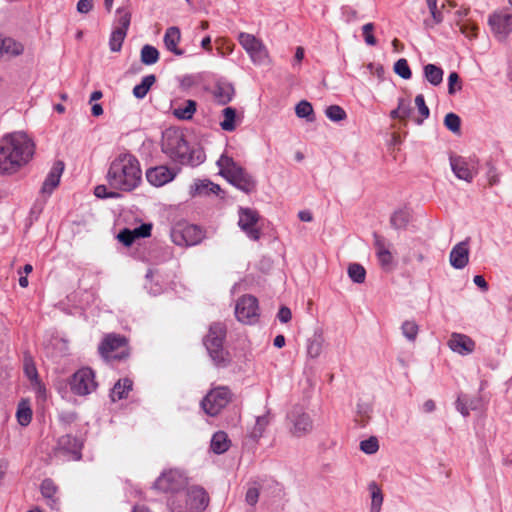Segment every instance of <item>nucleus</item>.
Instances as JSON below:
<instances>
[{
    "label": "nucleus",
    "instance_id": "nucleus-1",
    "mask_svg": "<svg viewBox=\"0 0 512 512\" xmlns=\"http://www.w3.org/2000/svg\"><path fill=\"white\" fill-rule=\"evenodd\" d=\"M34 143L24 132H13L0 139V174L18 172L32 158Z\"/></svg>",
    "mask_w": 512,
    "mask_h": 512
},
{
    "label": "nucleus",
    "instance_id": "nucleus-2",
    "mask_svg": "<svg viewBox=\"0 0 512 512\" xmlns=\"http://www.w3.org/2000/svg\"><path fill=\"white\" fill-rule=\"evenodd\" d=\"M106 180L110 188L131 192L142 181V170L139 160L129 152L119 153L109 164Z\"/></svg>",
    "mask_w": 512,
    "mask_h": 512
},
{
    "label": "nucleus",
    "instance_id": "nucleus-3",
    "mask_svg": "<svg viewBox=\"0 0 512 512\" xmlns=\"http://www.w3.org/2000/svg\"><path fill=\"white\" fill-rule=\"evenodd\" d=\"M162 151L172 161L182 165L196 166L205 159L201 150H190L183 134L176 130H167L163 133Z\"/></svg>",
    "mask_w": 512,
    "mask_h": 512
},
{
    "label": "nucleus",
    "instance_id": "nucleus-4",
    "mask_svg": "<svg viewBox=\"0 0 512 512\" xmlns=\"http://www.w3.org/2000/svg\"><path fill=\"white\" fill-rule=\"evenodd\" d=\"M220 174L233 186L245 193L255 190L256 182L253 177L238 165L231 157L222 155L217 161Z\"/></svg>",
    "mask_w": 512,
    "mask_h": 512
},
{
    "label": "nucleus",
    "instance_id": "nucleus-5",
    "mask_svg": "<svg viewBox=\"0 0 512 512\" xmlns=\"http://www.w3.org/2000/svg\"><path fill=\"white\" fill-rule=\"evenodd\" d=\"M226 331L227 328L224 323L215 322L210 325L208 334L204 339V345L214 364L221 367H225L230 363L229 353L223 348Z\"/></svg>",
    "mask_w": 512,
    "mask_h": 512
},
{
    "label": "nucleus",
    "instance_id": "nucleus-6",
    "mask_svg": "<svg viewBox=\"0 0 512 512\" xmlns=\"http://www.w3.org/2000/svg\"><path fill=\"white\" fill-rule=\"evenodd\" d=\"M232 398L233 393L229 387L217 386L206 394L201 406L206 414L216 416L232 401Z\"/></svg>",
    "mask_w": 512,
    "mask_h": 512
},
{
    "label": "nucleus",
    "instance_id": "nucleus-7",
    "mask_svg": "<svg viewBox=\"0 0 512 512\" xmlns=\"http://www.w3.org/2000/svg\"><path fill=\"white\" fill-rule=\"evenodd\" d=\"M203 238L204 233L198 226L186 222L176 223L171 230V240L178 246H194Z\"/></svg>",
    "mask_w": 512,
    "mask_h": 512
},
{
    "label": "nucleus",
    "instance_id": "nucleus-8",
    "mask_svg": "<svg viewBox=\"0 0 512 512\" xmlns=\"http://www.w3.org/2000/svg\"><path fill=\"white\" fill-rule=\"evenodd\" d=\"M154 487L164 493L174 495L187 487V477L178 469H168L156 479Z\"/></svg>",
    "mask_w": 512,
    "mask_h": 512
},
{
    "label": "nucleus",
    "instance_id": "nucleus-9",
    "mask_svg": "<svg viewBox=\"0 0 512 512\" xmlns=\"http://www.w3.org/2000/svg\"><path fill=\"white\" fill-rule=\"evenodd\" d=\"M238 41L253 63L265 64L269 61L268 49L261 39L253 34L241 32Z\"/></svg>",
    "mask_w": 512,
    "mask_h": 512
},
{
    "label": "nucleus",
    "instance_id": "nucleus-10",
    "mask_svg": "<svg viewBox=\"0 0 512 512\" xmlns=\"http://www.w3.org/2000/svg\"><path fill=\"white\" fill-rule=\"evenodd\" d=\"M99 352L107 360L122 359L128 355L127 340L121 335L108 334L101 342Z\"/></svg>",
    "mask_w": 512,
    "mask_h": 512
},
{
    "label": "nucleus",
    "instance_id": "nucleus-11",
    "mask_svg": "<svg viewBox=\"0 0 512 512\" xmlns=\"http://www.w3.org/2000/svg\"><path fill=\"white\" fill-rule=\"evenodd\" d=\"M71 391L79 396H86L97 388L95 374L92 369L84 367L76 371L69 382Z\"/></svg>",
    "mask_w": 512,
    "mask_h": 512
},
{
    "label": "nucleus",
    "instance_id": "nucleus-12",
    "mask_svg": "<svg viewBox=\"0 0 512 512\" xmlns=\"http://www.w3.org/2000/svg\"><path fill=\"white\" fill-rule=\"evenodd\" d=\"M238 225L251 240L257 241L261 237V228L258 226L260 215L252 208L240 207L238 210Z\"/></svg>",
    "mask_w": 512,
    "mask_h": 512
},
{
    "label": "nucleus",
    "instance_id": "nucleus-13",
    "mask_svg": "<svg viewBox=\"0 0 512 512\" xmlns=\"http://www.w3.org/2000/svg\"><path fill=\"white\" fill-rule=\"evenodd\" d=\"M290 432L295 437H303L313 429V422L309 414L302 407L295 406L288 414Z\"/></svg>",
    "mask_w": 512,
    "mask_h": 512
},
{
    "label": "nucleus",
    "instance_id": "nucleus-14",
    "mask_svg": "<svg viewBox=\"0 0 512 512\" xmlns=\"http://www.w3.org/2000/svg\"><path fill=\"white\" fill-rule=\"evenodd\" d=\"M491 31L499 40H504L512 32V13L501 9L492 13L488 18Z\"/></svg>",
    "mask_w": 512,
    "mask_h": 512
},
{
    "label": "nucleus",
    "instance_id": "nucleus-15",
    "mask_svg": "<svg viewBox=\"0 0 512 512\" xmlns=\"http://www.w3.org/2000/svg\"><path fill=\"white\" fill-rule=\"evenodd\" d=\"M82 442L70 434L61 436L54 449L56 457L65 460H79L81 458Z\"/></svg>",
    "mask_w": 512,
    "mask_h": 512
},
{
    "label": "nucleus",
    "instance_id": "nucleus-16",
    "mask_svg": "<svg viewBox=\"0 0 512 512\" xmlns=\"http://www.w3.org/2000/svg\"><path fill=\"white\" fill-rule=\"evenodd\" d=\"M450 165L455 176L466 182H471L478 173V161L474 158L450 157Z\"/></svg>",
    "mask_w": 512,
    "mask_h": 512
},
{
    "label": "nucleus",
    "instance_id": "nucleus-17",
    "mask_svg": "<svg viewBox=\"0 0 512 512\" xmlns=\"http://www.w3.org/2000/svg\"><path fill=\"white\" fill-rule=\"evenodd\" d=\"M235 315L242 323L251 324L257 321L259 316L257 299L251 295L241 297L236 303Z\"/></svg>",
    "mask_w": 512,
    "mask_h": 512
},
{
    "label": "nucleus",
    "instance_id": "nucleus-18",
    "mask_svg": "<svg viewBox=\"0 0 512 512\" xmlns=\"http://www.w3.org/2000/svg\"><path fill=\"white\" fill-rule=\"evenodd\" d=\"M185 509L190 512H201L208 505V496L203 488L191 487L184 489Z\"/></svg>",
    "mask_w": 512,
    "mask_h": 512
},
{
    "label": "nucleus",
    "instance_id": "nucleus-19",
    "mask_svg": "<svg viewBox=\"0 0 512 512\" xmlns=\"http://www.w3.org/2000/svg\"><path fill=\"white\" fill-rule=\"evenodd\" d=\"M176 174L177 172L174 169L161 165L148 169L146 172V178L153 186L161 187L171 182L175 178Z\"/></svg>",
    "mask_w": 512,
    "mask_h": 512
},
{
    "label": "nucleus",
    "instance_id": "nucleus-20",
    "mask_svg": "<svg viewBox=\"0 0 512 512\" xmlns=\"http://www.w3.org/2000/svg\"><path fill=\"white\" fill-rule=\"evenodd\" d=\"M450 265L455 269H463L469 262L468 240L456 244L449 255Z\"/></svg>",
    "mask_w": 512,
    "mask_h": 512
},
{
    "label": "nucleus",
    "instance_id": "nucleus-21",
    "mask_svg": "<svg viewBox=\"0 0 512 512\" xmlns=\"http://www.w3.org/2000/svg\"><path fill=\"white\" fill-rule=\"evenodd\" d=\"M374 246L376 249V256L378 261L384 269H390L393 264V255L390 251V243L385 238L374 234Z\"/></svg>",
    "mask_w": 512,
    "mask_h": 512
},
{
    "label": "nucleus",
    "instance_id": "nucleus-22",
    "mask_svg": "<svg viewBox=\"0 0 512 512\" xmlns=\"http://www.w3.org/2000/svg\"><path fill=\"white\" fill-rule=\"evenodd\" d=\"M450 349L461 355L471 354L475 349V342L467 335L453 333L448 341Z\"/></svg>",
    "mask_w": 512,
    "mask_h": 512
},
{
    "label": "nucleus",
    "instance_id": "nucleus-23",
    "mask_svg": "<svg viewBox=\"0 0 512 512\" xmlns=\"http://www.w3.org/2000/svg\"><path fill=\"white\" fill-rule=\"evenodd\" d=\"M221 118L222 120L219 123L221 129L226 132H233L236 130L238 125L241 124L243 120V113L238 112L235 108L229 106L225 107L221 111Z\"/></svg>",
    "mask_w": 512,
    "mask_h": 512
},
{
    "label": "nucleus",
    "instance_id": "nucleus-24",
    "mask_svg": "<svg viewBox=\"0 0 512 512\" xmlns=\"http://www.w3.org/2000/svg\"><path fill=\"white\" fill-rule=\"evenodd\" d=\"M64 170V164L61 161H57L52 166L50 172L48 173L42 188L41 193L46 195H51L53 190L59 185L60 178Z\"/></svg>",
    "mask_w": 512,
    "mask_h": 512
},
{
    "label": "nucleus",
    "instance_id": "nucleus-25",
    "mask_svg": "<svg viewBox=\"0 0 512 512\" xmlns=\"http://www.w3.org/2000/svg\"><path fill=\"white\" fill-rule=\"evenodd\" d=\"M180 40L181 32L178 27L172 26L167 28L163 41L166 49L176 56L184 55V50L178 47Z\"/></svg>",
    "mask_w": 512,
    "mask_h": 512
},
{
    "label": "nucleus",
    "instance_id": "nucleus-26",
    "mask_svg": "<svg viewBox=\"0 0 512 512\" xmlns=\"http://www.w3.org/2000/svg\"><path fill=\"white\" fill-rule=\"evenodd\" d=\"M196 107L197 103L194 100L188 99L175 106L173 114L178 119L190 120L196 112Z\"/></svg>",
    "mask_w": 512,
    "mask_h": 512
},
{
    "label": "nucleus",
    "instance_id": "nucleus-27",
    "mask_svg": "<svg viewBox=\"0 0 512 512\" xmlns=\"http://www.w3.org/2000/svg\"><path fill=\"white\" fill-rule=\"evenodd\" d=\"M40 489L43 497L47 499V504L52 509H58L59 503L58 498L56 497L57 486L54 484V482L51 479H45L41 483Z\"/></svg>",
    "mask_w": 512,
    "mask_h": 512
},
{
    "label": "nucleus",
    "instance_id": "nucleus-28",
    "mask_svg": "<svg viewBox=\"0 0 512 512\" xmlns=\"http://www.w3.org/2000/svg\"><path fill=\"white\" fill-rule=\"evenodd\" d=\"M132 381L128 378L119 380L113 386L110 397L112 401H118L128 396V393L132 390Z\"/></svg>",
    "mask_w": 512,
    "mask_h": 512
},
{
    "label": "nucleus",
    "instance_id": "nucleus-29",
    "mask_svg": "<svg viewBox=\"0 0 512 512\" xmlns=\"http://www.w3.org/2000/svg\"><path fill=\"white\" fill-rule=\"evenodd\" d=\"M230 447V440L225 432H216L211 440V449L217 454L226 452Z\"/></svg>",
    "mask_w": 512,
    "mask_h": 512
},
{
    "label": "nucleus",
    "instance_id": "nucleus-30",
    "mask_svg": "<svg viewBox=\"0 0 512 512\" xmlns=\"http://www.w3.org/2000/svg\"><path fill=\"white\" fill-rule=\"evenodd\" d=\"M117 17L113 29L125 31L127 33L131 23V11L128 8L120 7L116 11Z\"/></svg>",
    "mask_w": 512,
    "mask_h": 512
},
{
    "label": "nucleus",
    "instance_id": "nucleus-31",
    "mask_svg": "<svg viewBox=\"0 0 512 512\" xmlns=\"http://www.w3.org/2000/svg\"><path fill=\"white\" fill-rule=\"evenodd\" d=\"M443 70L442 68L434 65L427 64L424 66V75L426 80L433 86H438L443 81Z\"/></svg>",
    "mask_w": 512,
    "mask_h": 512
},
{
    "label": "nucleus",
    "instance_id": "nucleus-32",
    "mask_svg": "<svg viewBox=\"0 0 512 512\" xmlns=\"http://www.w3.org/2000/svg\"><path fill=\"white\" fill-rule=\"evenodd\" d=\"M214 97L220 104H227L234 97V88L230 84L218 85L214 90Z\"/></svg>",
    "mask_w": 512,
    "mask_h": 512
},
{
    "label": "nucleus",
    "instance_id": "nucleus-33",
    "mask_svg": "<svg viewBox=\"0 0 512 512\" xmlns=\"http://www.w3.org/2000/svg\"><path fill=\"white\" fill-rule=\"evenodd\" d=\"M24 371L26 376L31 380L32 384L35 386V389L39 394L45 393L44 386L40 383L38 379V373L35 365L32 361L26 360L24 365Z\"/></svg>",
    "mask_w": 512,
    "mask_h": 512
},
{
    "label": "nucleus",
    "instance_id": "nucleus-34",
    "mask_svg": "<svg viewBox=\"0 0 512 512\" xmlns=\"http://www.w3.org/2000/svg\"><path fill=\"white\" fill-rule=\"evenodd\" d=\"M155 81L156 77L152 74L143 77L141 83L133 88V95L138 99H143Z\"/></svg>",
    "mask_w": 512,
    "mask_h": 512
},
{
    "label": "nucleus",
    "instance_id": "nucleus-35",
    "mask_svg": "<svg viewBox=\"0 0 512 512\" xmlns=\"http://www.w3.org/2000/svg\"><path fill=\"white\" fill-rule=\"evenodd\" d=\"M410 220V213L407 209H399L395 211L391 218L390 223L395 229L405 228Z\"/></svg>",
    "mask_w": 512,
    "mask_h": 512
},
{
    "label": "nucleus",
    "instance_id": "nucleus-36",
    "mask_svg": "<svg viewBox=\"0 0 512 512\" xmlns=\"http://www.w3.org/2000/svg\"><path fill=\"white\" fill-rule=\"evenodd\" d=\"M141 62L145 65H153L159 60V51L151 45H144L141 49Z\"/></svg>",
    "mask_w": 512,
    "mask_h": 512
},
{
    "label": "nucleus",
    "instance_id": "nucleus-37",
    "mask_svg": "<svg viewBox=\"0 0 512 512\" xmlns=\"http://www.w3.org/2000/svg\"><path fill=\"white\" fill-rule=\"evenodd\" d=\"M295 113L299 118H305L308 122L315 120L313 107L308 101H300L295 107Z\"/></svg>",
    "mask_w": 512,
    "mask_h": 512
},
{
    "label": "nucleus",
    "instance_id": "nucleus-38",
    "mask_svg": "<svg viewBox=\"0 0 512 512\" xmlns=\"http://www.w3.org/2000/svg\"><path fill=\"white\" fill-rule=\"evenodd\" d=\"M371 492V512H380L383 503V495L375 482L369 484Z\"/></svg>",
    "mask_w": 512,
    "mask_h": 512
},
{
    "label": "nucleus",
    "instance_id": "nucleus-39",
    "mask_svg": "<svg viewBox=\"0 0 512 512\" xmlns=\"http://www.w3.org/2000/svg\"><path fill=\"white\" fill-rule=\"evenodd\" d=\"M460 32L468 39H475L478 36L479 28L471 20H459L457 21Z\"/></svg>",
    "mask_w": 512,
    "mask_h": 512
},
{
    "label": "nucleus",
    "instance_id": "nucleus-40",
    "mask_svg": "<svg viewBox=\"0 0 512 512\" xmlns=\"http://www.w3.org/2000/svg\"><path fill=\"white\" fill-rule=\"evenodd\" d=\"M0 49L1 53L4 51L5 53L19 55L23 51V46L12 38H5L0 39Z\"/></svg>",
    "mask_w": 512,
    "mask_h": 512
},
{
    "label": "nucleus",
    "instance_id": "nucleus-41",
    "mask_svg": "<svg viewBox=\"0 0 512 512\" xmlns=\"http://www.w3.org/2000/svg\"><path fill=\"white\" fill-rule=\"evenodd\" d=\"M167 505L171 512H183L185 509V495L184 490L171 495L168 499Z\"/></svg>",
    "mask_w": 512,
    "mask_h": 512
},
{
    "label": "nucleus",
    "instance_id": "nucleus-42",
    "mask_svg": "<svg viewBox=\"0 0 512 512\" xmlns=\"http://www.w3.org/2000/svg\"><path fill=\"white\" fill-rule=\"evenodd\" d=\"M456 409L464 416L467 417L471 410L476 409V404L470 400L466 395L458 396L456 400Z\"/></svg>",
    "mask_w": 512,
    "mask_h": 512
},
{
    "label": "nucleus",
    "instance_id": "nucleus-43",
    "mask_svg": "<svg viewBox=\"0 0 512 512\" xmlns=\"http://www.w3.org/2000/svg\"><path fill=\"white\" fill-rule=\"evenodd\" d=\"M127 36L125 31L113 29L109 39V47L112 52H119Z\"/></svg>",
    "mask_w": 512,
    "mask_h": 512
},
{
    "label": "nucleus",
    "instance_id": "nucleus-44",
    "mask_svg": "<svg viewBox=\"0 0 512 512\" xmlns=\"http://www.w3.org/2000/svg\"><path fill=\"white\" fill-rule=\"evenodd\" d=\"M348 275L353 282L360 284L365 281L366 270L361 264L351 263L348 266Z\"/></svg>",
    "mask_w": 512,
    "mask_h": 512
},
{
    "label": "nucleus",
    "instance_id": "nucleus-45",
    "mask_svg": "<svg viewBox=\"0 0 512 512\" xmlns=\"http://www.w3.org/2000/svg\"><path fill=\"white\" fill-rule=\"evenodd\" d=\"M192 188H194V192H193L194 195L195 194H209V193L218 194L220 191L219 185L214 184L209 181L196 182Z\"/></svg>",
    "mask_w": 512,
    "mask_h": 512
},
{
    "label": "nucleus",
    "instance_id": "nucleus-46",
    "mask_svg": "<svg viewBox=\"0 0 512 512\" xmlns=\"http://www.w3.org/2000/svg\"><path fill=\"white\" fill-rule=\"evenodd\" d=\"M16 416L20 425L27 426L31 422L32 411L25 402H22L18 407Z\"/></svg>",
    "mask_w": 512,
    "mask_h": 512
},
{
    "label": "nucleus",
    "instance_id": "nucleus-47",
    "mask_svg": "<svg viewBox=\"0 0 512 512\" xmlns=\"http://www.w3.org/2000/svg\"><path fill=\"white\" fill-rule=\"evenodd\" d=\"M269 421L270 420L267 415L258 416L256 418L255 426L251 431V436L255 439L260 438L263 435L266 427L268 426Z\"/></svg>",
    "mask_w": 512,
    "mask_h": 512
},
{
    "label": "nucleus",
    "instance_id": "nucleus-48",
    "mask_svg": "<svg viewBox=\"0 0 512 512\" xmlns=\"http://www.w3.org/2000/svg\"><path fill=\"white\" fill-rule=\"evenodd\" d=\"M402 333L409 340L414 341L418 335V325L414 321L407 320L402 324Z\"/></svg>",
    "mask_w": 512,
    "mask_h": 512
},
{
    "label": "nucleus",
    "instance_id": "nucleus-49",
    "mask_svg": "<svg viewBox=\"0 0 512 512\" xmlns=\"http://www.w3.org/2000/svg\"><path fill=\"white\" fill-rule=\"evenodd\" d=\"M325 114L331 121L335 122L344 120L346 118V112L342 107L338 105H331L327 107Z\"/></svg>",
    "mask_w": 512,
    "mask_h": 512
},
{
    "label": "nucleus",
    "instance_id": "nucleus-50",
    "mask_svg": "<svg viewBox=\"0 0 512 512\" xmlns=\"http://www.w3.org/2000/svg\"><path fill=\"white\" fill-rule=\"evenodd\" d=\"M444 125L453 133L460 131L461 119L455 113H448L444 118Z\"/></svg>",
    "mask_w": 512,
    "mask_h": 512
},
{
    "label": "nucleus",
    "instance_id": "nucleus-51",
    "mask_svg": "<svg viewBox=\"0 0 512 512\" xmlns=\"http://www.w3.org/2000/svg\"><path fill=\"white\" fill-rule=\"evenodd\" d=\"M394 71L403 79H410L412 72L406 59H399L394 65Z\"/></svg>",
    "mask_w": 512,
    "mask_h": 512
},
{
    "label": "nucleus",
    "instance_id": "nucleus-52",
    "mask_svg": "<svg viewBox=\"0 0 512 512\" xmlns=\"http://www.w3.org/2000/svg\"><path fill=\"white\" fill-rule=\"evenodd\" d=\"M360 449L365 454H375L379 449V443L376 437H370L360 442Z\"/></svg>",
    "mask_w": 512,
    "mask_h": 512
},
{
    "label": "nucleus",
    "instance_id": "nucleus-53",
    "mask_svg": "<svg viewBox=\"0 0 512 512\" xmlns=\"http://www.w3.org/2000/svg\"><path fill=\"white\" fill-rule=\"evenodd\" d=\"M322 352V339L315 337L311 339L307 346V354L311 358H317Z\"/></svg>",
    "mask_w": 512,
    "mask_h": 512
},
{
    "label": "nucleus",
    "instance_id": "nucleus-54",
    "mask_svg": "<svg viewBox=\"0 0 512 512\" xmlns=\"http://www.w3.org/2000/svg\"><path fill=\"white\" fill-rule=\"evenodd\" d=\"M415 105L419 114L421 115V119H419L417 122L418 124H421L424 119L429 117L430 114L429 108L426 105L424 96L422 94H419L415 97Z\"/></svg>",
    "mask_w": 512,
    "mask_h": 512
},
{
    "label": "nucleus",
    "instance_id": "nucleus-55",
    "mask_svg": "<svg viewBox=\"0 0 512 512\" xmlns=\"http://www.w3.org/2000/svg\"><path fill=\"white\" fill-rule=\"evenodd\" d=\"M462 89V82L456 72H451L448 76V94L454 95Z\"/></svg>",
    "mask_w": 512,
    "mask_h": 512
},
{
    "label": "nucleus",
    "instance_id": "nucleus-56",
    "mask_svg": "<svg viewBox=\"0 0 512 512\" xmlns=\"http://www.w3.org/2000/svg\"><path fill=\"white\" fill-rule=\"evenodd\" d=\"M374 31V24L373 23H367L363 25L362 27V34L364 37V40L367 45L369 46H375L377 44V40L373 35Z\"/></svg>",
    "mask_w": 512,
    "mask_h": 512
},
{
    "label": "nucleus",
    "instance_id": "nucleus-57",
    "mask_svg": "<svg viewBox=\"0 0 512 512\" xmlns=\"http://www.w3.org/2000/svg\"><path fill=\"white\" fill-rule=\"evenodd\" d=\"M94 194L97 198L106 199V198H116L118 197V193L115 191H109L105 185H97L94 189Z\"/></svg>",
    "mask_w": 512,
    "mask_h": 512
},
{
    "label": "nucleus",
    "instance_id": "nucleus-58",
    "mask_svg": "<svg viewBox=\"0 0 512 512\" xmlns=\"http://www.w3.org/2000/svg\"><path fill=\"white\" fill-rule=\"evenodd\" d=\"M431 17L424 20V25L427 28H433L437 24L441 23L443 20V15L440 10H434L430 12Z\"/></svg>",
    "mask_w": 512,
    "mask_h": 512
},
{
    "label": "nucleus",
    "instance_id": "nucleus-59",
    "mask_svg": "<svg viewBox=\"0 0 512 512\" xmlns=\"http://www.w3.org/2000/svg\"><path fill=\"white\" fill-rule=\"evenodd\" d=\"M118 240L124 245L130 246L136 240V237L133 230L124 229L118 234Z\"/></svg>",
    "mask_w": 512,
    "mask_h": 512
},
{
    "label": "nucleus",
    "instance_id": "nucleus-60",
    "mask_svg": "<svg viewBox=\"0 0 512 512\" xmlns=\"http://www.w3.org/2000/svg\"><path fill=\"white\" fill-rule=\"evenodd\" d=\"M152 225L149 223H143L139 227H136L133 229V233L136 237V239L139 238H145L150 236L151 234Z\"/></svg>",
    "mask_w": 512,
    "mask_h": 512
},
{
    "label": "nucleus",
    "instance_id": "nucleus-61",
    "mask_svg": "<svg viewBox=\"0 0 512 512\" xmlns=\"http://www.w3.org/2000/svg\"><path fill=\"white\" fill-rule=\"evenodd\" d=\"M397 108L399 109L400 113L402 114V119H406L407 117H409V115L411 113L410 101H408L404 98H400L398 101Z\"/></svg>",
    "mask_w": 512,
    "mask_h": 512
},
{
    "label": "nucleus",
    "instance_id": "nucleus-62",
    "mask_svg": "<svg viewBox=\"0 0 512 512\" xmlns=\"http://www.w3.org/2000/svg\"><path fill=\"white\" fill-rule=\"evenodd\" d=\"M259 498V490L256 487H250L246 492V502L254 506Z\"/></svg>",
    "mask_w": 512,
    "mask_h": 512
},
{
    "label": "nucleus",
    "instance_id": "nucleus-63",
    "mask_svg": "<svg viewBox=\"0 0 512 512\" xmlns=\"http://www.w3.org/2000/svg\"><path fill=\"white\" fill-rule=\"evenodd\" d=\"M277 317H278L280 322L288 323L291 320V318H292L291 310L288 307H286V306H282L279 309Z\"/></svg>",
    "mask_w": 512,
    "mask_h": 512
},
{
    "label": "nucleus",
    "instance_id": "nucleus-64",
    "mask_svg": "<svg viewBox=\"0 0 512 512\" xmlns=\"http://www.w3.org/2000/svg\"><path fill=\"white\" fill-rule=\"evenodd\" d=\"M93 8V0H79L77 3V10L80 13H88Z\"/></svg>",
    "mask_w": 512,
    "mask_h": 512
}]
</instances>
